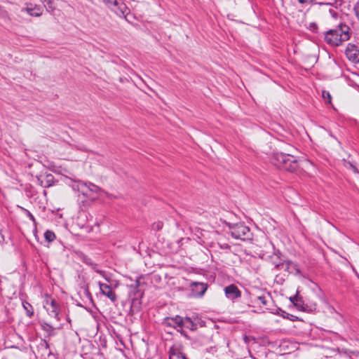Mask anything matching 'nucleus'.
<instances>
[{
    "label": "nucleus",
    "mask_w": 359,
    "mask_h": 359,
    "mask_svg": "<svg viewBox=\"0 0 359 359\" xmlns=\"http://www.w3.org/2000/svg\"><path fill=\"white\" fill-rule=\"evenodd\" d=\"M350 38V28L346 24H339L334 29L325 32V41L332 46H340Z\"/></svg>",
    "instance_id": "nucleus-1"
},
{
    "label": "nucleus",
    "mask_w": 359,
    "mask_h": 359,
    "mask_svg": "<svg viewBox=\"0 0 359 359\" xmlns=\"http://www.w3.org/2000/svg\"><path fill=\"white\" fill-rule=\"evenodd\" d=\"M271 161L276 167L289 172H294L298 167V163L294 156L283 153L274 154Z\"/></svg>",
    "instance_id": "nucleus-2"
},
{
    "label": "nucleus",
    "mask_w": 359,
    "mask_h": 359,
    "mask_svg": "<svg viewBox=\"0 0 359 359\" xmlns=\"http://www.w3.org/2000/svg\"><path fill=\"white\" fill-rule=\"evenodd\" d=\"M231 236L236 239L248 241L252 239V233L248 226L244 223L228 224Z\"/></svg>",
    "instance_id": "nucleus-3"
},
{
    "label": "nucleus",
    "mask_w": 359,
    "mask_h": 359,
    "mask_svg": "<svg viewBox=\"0 0 359 359\" xmlns=\"http://www.w3.org/2000/svg\"><path fill=\"white\" fill-rule=\"evenodd\" d=\"M43 306L48 313L49 316L56 318L57 320H60L59 304L55 299L50 296H46Z\"/></svg>",
    "instance_id": "nucleus-4"
},
{
    "label": "nucleus",
    "mask_w": 359,
    "mask_h": 359,
    "mask_svg": "<svg viewBox=\"0 0 359 359\" xmlns=\"http://www.w3.org/2000/svg\"><path fill=\"white\" fill-rule=\"evenodd\" d=\"M76 187L78 191L82 192L83 194L86 196L89 194L88 191L96 194L98 196H100V193L102 192V189L99 187L90 182H79Z\"/></svg>",
    "instance_id": "nucleus-5"
},
{
    "label": "nucleus",
    "mask_w": 359,
    "mask_h": 359,
    "mask_svg": "<svg viewBox=\"0 0 359 359\" xmlns=\"http://www.w3.org/2000/svg\"><path fill=\"white\" fill-rule=\"evenodd\" d=\"M109 2L114 6L110 7L111 9L117 15L126 17L130 13L129 8L121 0H109Z\"/></svg>",
    "instance_id": "nucleus-6"
},
{
    "label": "nucleus",
    "mask_w": 359,
    "mask_h": 359,
    "mask_svg": "<svg viewBox=\"0 0 359 359\" xmlns=\"http://www.w3.org/2000/svg\"><path fill=\"white\" fill-rule=\"evenodd\" d=\"M275 267L277 269H284L290 273H299L300 270L298 265L290 260L283 261V262L275 263Z\"/></svg>",
    "instance_id": "nucleus-7"
},
{
    "label": "nucleus",
    "mask_w": 359,
    "mask_h": 359,
    "mask_svg": "<svg viewBox=\"0 0 359 359\" xmlns=\"http://www.w3.org/2000/svg\"><path fill=\"white\" fill-rule=\"evenodd\" d=\"M100 293L109 298L112 302H115L117 299V296L111 287L106 283L98 282Z\"/></svg>",
    "instance_id": "nucleus-8"
},
{
    "label": "nucleus",
    "mask_w": 359,
    "mask_h": 359,
    "mask_svg": "<svg viewBox=\"0 0 359 359\" xmlns=\"http://www.w3.org/2000/svg\"><path fill=\"white\" fill-rule=\"evenodd\" d=\"M224 293L226 297L232 301H234L241 296V292L238 287L233 284L225 287Z\"/></svg>",
    "instance_id": "nucleus-9"
},
{
    "label": "nucleus",
    "mask_w": 359,
    "mask_h": 359,
    "mask_svg": "<svg viewBox=\"0 0 359 359\" xmlns=\"http://www.w3.org/2000/svg\"><path fill=\"white\" fill-rule=\"evenodd\" d=\"M169 359H187L180 344H174L169 350Z\"/></svg>",
    "instance_id": "nucleus-10"
},
{
    "label": "nucleus",
    "mask_w": 359,
    "mask_h": 359,
    "mask_svg": "<svg viewBox=\"0 0 359 359\" xmlns=\"http://www.w3.org/2000/svg\"><path fill=\"white\" fill-rule=\"evenodd\" d=\"M191 287L192 293L196 297L203 296L208 288L207 284L198 282L192 283Z\"/></svg>",
    "instance_id": "nucleus-11"
},
{
    "label": "nucleus",
    "mask_w": 359,
    "mask_h": 359,
    "mask_svg": "<svg viewBox=\"0 0 359 359\" xmlns=\"http://www.w3.org/2000/svg\"><path fill=\"white\" fill-rule=\"evenodd\" d=\"M184 323V319L180 316H176L173 318H166L165 319V323L170 326L177 325L178 327H181Z\"/></svg>",
    "instance_id": "nucleus-12"
},
{
    "label": "nucleus",
    "mask_w": 359,
    "mask_h": 359,
    "mask_svg": "<svg viewBox=\"0 0 359 359\" xmlns=\"http://www.w3.org/2000/svg\"><path fill=\"white\" fill-rule=\"evenodd\" d=\"M26 10L27 13L32 16L38 17L42 14L41 8L38 6H35L34 8L27 7Z\"/></svg>",
    "instance_id": "nucleus-13"
},
{
    "label": "nucleus",
    "mask_w": 359,
    "mask_h": 359,
    "mask_svg": "<svg viewBox=\"0 0 359 359\" xmlns=\"http://www.w3.org/2000/svg\"><path fill=\"white\" fill-rule=\"evenodd\" d=\"M22 306L25 310L27 316L31 318L34 315V309L32 306L27 302H23Z\"/></svg>",
    "instance_id": "nucleus-14"
},
{
    "label": "nucleus",
    "mask_w": 359,
    "mask_h": 359,
    "mask_svg": "<svg viewBox=\"0 0 359 359\" xmlns=\"http://www.w3.org/2000/svg\"><path fill=\"white\" fill-rule=\"evenodd\" d=\"M44 238L48 242H52L55 239L56 236L53 231L47 230L44 233Z\"/></svg>",
    "instance_id": "nucleus-15"
},
{
    "label": "nucleus",
    "mask_w": 359,
    "mask_h": 359,
    "mask_svg": "<svg viewBox=\"0 0 359 359\" xmlns=\"http://www.w3.org/2000/svg\"><path fill=\"white\" fill-rule=\"evenodd\" d=\"M184 324L182 326L186 327L187 328L194 330L196 329V325L194 323L190 318H186L184 319Z\"/></svg>",
    "instance_id": "nucleus-16"
},
{
    "label": "nucleus",
    "mask_w": 359,
    "mask_h": 359,
    "mask_svg": "<svg viewBox=\"0 0 359 359\" xmlns=\"http://www.w3.org/2000/svg\"><path fill=\"white\" fill-rule=\"evenodd\" d=\"M266 296L265 295H261V296H257L254 299V302L257 304H262L263 305L267 304V299Z\"/></svg>",
    "instance_id": "nucleus-17"
},
{
    "label": "nucleus",
    "mask_w": 359,
    "mask_h": 359,
    "mask_svg": "<svg viewBox=\"0 0 359 359\" xmlns=\"http://www.w3.org/2000/svg\"><path fill=\"white\" fill-rule=\"evenodd\" d=\"M163 226V223L161 221H157L152 224L151 229L154 231H160Z\"/></svg>",
    "instance_id": "nucleus-18"
},
{
    "label": "nucleus",
    "mask_w": 359,
    "mask_h": 359,
    "mask_svg": "<svg viewBox=\"0 0 359 359\" xmlns=\"http://www.w3.org/2000/svg\"><path fill=\"white\" fill-rule=\"evenodd\" d=\"M322 96L325 102L331 103L332 97L329 92L323 90L322 92Z\"/></svg>",
    "instance_id": "nucleus-19"
},
{
    "label": "nucleus",
    "mask_w": 359,
    "mask_h": 359,
    "mask_svg": "<svg viewBox=\"0 0 359 359\" xmlns=\"http://www.w3.org/2000/svg\"><path fill=\"white\" fill-rule=\"evenodd\" d=\"M95 271L102 276L108 283H110L111 278L104 271L96 269Z\"/></svg>",
    "instance_id": "nucleus-20"
},
{
    "label": "nucleus",
    "mask_w": 359,
    "mask_h": 359,
    "mask_svg": "<svg viewBox=\"0 0 359 359\" xmlns=\"http://www.w3.org/2000/svg\"><path fill=\"white\" fill-rule=\"evenodd\" d=\"M53 178V175H46V182L47 183L46 184H43V181H41V185L45 187H50L51 185L50 182H52Z\"/></svg>",
    "instance_id": "nucleus-21"
},
{
    "label": "nucleus",
    "mask_w": 359,
    "mask_h": 359,
    "mask_svg": "<svg viewBox=\"0 0 359 359\" xmlns=\"http://www.w3.org/2000/svg\"><path fill=\"white\" fill-rule=\"evenodd\" d=\"M294 306H296L299 310H301V311H304L305 309L304 307V303H303V301L302 299V298L300 297L299 299V301L297 302L294 304Z\"/></svg>",
    "instance_id": "nucleus-22"
},
{
    "label": "nucleus",
    "mask_w": 359,
    "mask_h": 359,
    "mask_svg": "<svg viewBox=\"0 0 359 359\" xmlns=\"http://www.w3.org/2000/svg\"><path fill=\"white\" fill-rule=\"evenodd\" d=\"M353 11L355 15V17L359 20V1L355 3L353 7Z\"/></svg>",
    "instance_id": "nucleus-23"
},
{
    "label": "nucleus",
    "mask_w": 359,
    "mask_h": 359,
    "mask_svg": "<svg viewBox=\"0 0 359 359\" xmlns=\"http://www.w3.org/2000/svg\"><path fill=\"white\" fill-rule=\"evenodd\" d=\"M353 50H346V55L351 59L353 58V60L357 59V57L355 56V53L352 54V52Z\"/></svg>",
    "instance_id": "nucleus-24"
},
{
    "label": "nucleus",
    "mask_w": 359,
    "mask_h": 359,
    "mask_svg": "<svg viewBox=\"0 0 359 359\" xmlns=\"http://www.w3.org/2000/svg\"><path fill=\"white\" fill-rule=\"evenodd\" d=\"M26 212L27 216L33 222L34 224H36V219L34 215L27 210L24 209Z\"/></svg>",
    "instance_id": "nucleus-25"
},
{
    "label": "nucleus",
    "mask_w": 359,
    "mask_h": 359,
    "mask_svg": "<svg viewBox=\"0 0 359 359\" xmlns=\"http://www.w3.org/2000/svg\"><path fill=\"white\" fill-rule=\"evenodd\" d=\"M299 299L300 297L297 294H296L293 297H291L290 298V300L293 304H294L297 302L299 301Z\"/></svg>",
    "instance_id": "nucleus-26"
},
{
    "label": "nucleus",
    "mask_w": 359,
    "mask_h": 359,
    "mask_svg": "<svg viewBox=\"0 0 359 359\" xmlns=\"http://www.w3.org/2000/svg\"><path fill=\"white\" fill-rule=\"evenodd\" d=\"M315 0H298V1L302 4H310L313 3Z\"/></svg>",
    "instance_id": "nucleus-27"
},
{
    "label": "nucleus",
    "mask_w": 359,
    "mask_h": 359,
    "mask_svg": "<svg viewBox=\"0 0 359 359\" xmlns=\"http://www.w3.org/2000/svg\"><path fill=\"white\" fill-rule=\"evenodd\" d=\"M220 248L222 249H230V246L226 243H224V245H221Z\"/></svg>",
    "instance_id": "nucleus-28"
},
{
    "label": "nucleus",
    "mask_w": 359,
    "mask_h": 359,
    "mask_svg": "<svg viewBox=\"0 0 359 359\" xmlns=\"http://www.w3.org/2000/svg\"><path fill=\"white\" fill-rule=\"evenodd\" d=\"M283 262L281 259H279V261H273V264L275 265V263H279Z\"/></svg>",
    "instance_id": "nucleus-29"
},
{
    "label": "nucleus",
    "mask_w": 359,
    "mask_h": 359,
    "mask_svg": "<svg viewBox=\"0 0 359 359\" xmlns=\"http://www.w3.org/2000/svg\"><path fill=\"white\" fill-rule=\"evenodd\" d=\"M44 343H45V344H46V348H48V342L45 341H44Z\"/></svg>",
    "instance_id": "nucleus-30"
}]
</instances>
